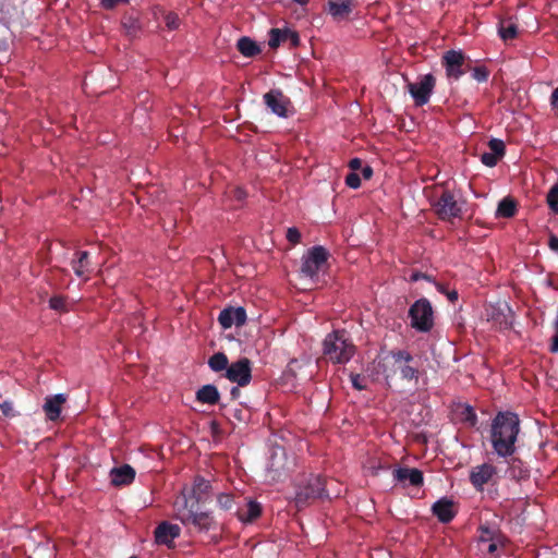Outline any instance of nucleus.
<instances>
[{"instance_id": "4be33fe9", "label": "nucleus", "mask_w": 558, "mask_h": 558, "mask_svg": "<svg viewBox=\"0 0 558 558\" xmlns=\"http://www.w3.org/2000/svg\"><path fill=\"white\" fill-rule=\"evenodd\" d=\"M507 473L510 478L515 481L526 480L530 477L529 465L520 458L511 456L507 458Z\"/></svg>"}, {"instance_id": "39448f33", "label": "nucleus", "mask_w": 558, "mask_h": 558, "mask_svg": "<svg viewBox=\"0 0 558 558\" xmlns=\"http://www.w3.org/2000/svg\"><path fill=\"white\" fill-rule=\"evenodd\" d=\"M464 202H459L452 191L445 189L438 199L432 203V207L437 217L442 221H452L456 218L461 219L463 215Z\"/></svg>"}, {"instance_id": "aec40b11", "label": "nucleus", "mask_w": 558, "mask_h": 558, "mask_svg": "<svg viewBox=\"0 0 558 558\" xmlns=\"http://www.w3.org/2000/svg\"><path fill=\"white\" fill-rule=\"evenodd\" d=\"M181 529L178 524L161 522L155 530V541L157 544L170 546L174 538L180 536Z\"/></svg>"}, {"instance_id": "f704fd0d", "label": "nucleus", "mask_w": 558, "mask_h": 558, "mask_svg": "<svg viewBox=\"0 0 558 558\" xmlns=\"http://www.w3.org/2000/svg\"><path fill=\"white\" fill-rule=\"evenodd\" d=\"M546 202L550 210L558 214V183L548 191Z\"/></svg>"}, {"instance_id": "de8ad7c7", "label": "nucleus", "mask_w": 558, "mask_h": 558, "mask_svg": "<svg viewBox=\"0 0 558 558\" xmlns=\"http://www.w3.org/2000/svg\"><path fill=\"white\" fill-rule=\"evenodd\" d=\"M287 240L292 244H298L301 240V233L298 228H289L287 231Z\"/></svg>"}, {"instance_id": "13d9d810", "label": "nucleus", "mask_w": 558, "mask_h": 558, "mask_svg": "<svg viewBox=\"0 0 558 558\" xmlns=\"http://www.w3.org/2000/svg\"><path fill=\"white\" fill-rule=\"evenodd\" d=\"M497 550V544L495 542H492L488 547H487V551L493 554Z\"/></svg>"}, {"instance_id": "e433bc0d", "label": "nucleus", "mask_w": 558, "mask_h": 558, "mask_svg": "<svg viewBox=\"0 0 558 558\" xmlns=\"http://www.w3.org/2000/svg\"><path fill=\"white\" fill-rule=\"evenodd\" d=\"M488 147L490 149V153L495 154L499 158H501L505 155V143L501 140L498 138H492L488 142Z\"/></svg>"}, {"instance_id": "473e14b6", "label": "nucleus", "mask_w": 558, "mask_h": 558, "mask_svg": "<svg viewBox=\"0 0 558 558\" xmlns=\"http://www.w3.org/2000/svg\"><path fill=\"white\" fill-rule=\"evenodd\" d=\"M413 362H401L397 364V371H400L402 379L412 380L418 378V367L412 365Z\"/></svg>"}, {"instance_id": "f3484780", "label": "nucleus", "mask_w": 558, "mask_h": 558, "mask_svg": "<svg viewBox=\"0 0 558 558\" xmlns=\"http://www.w3.org/2000/svg\"><path fill=\"white\" fill-rule=\"evenodd\" d=\"M267 107L279 117H287L289 99L279 89H271L264 95Z\"/></svg>"}, {"instance_id": "c756f323", "label": "nucleus", "mask_w": 558, "mask_h": 558, "mask_svg": "<svg viewBox=\"0 0 558 558\" xmlns=\"http://www.w3.org/2000/svg\"><path fill=\"white\" fill-rule=\"evenodd\" d=\"M238 50L246 58H253L260 52L259 46L250 37H241L236 44Z\"/></svg>"}, {"instance_id": "3c124183", "label": "nucleus", "mask_w": 558, "mask_h": 558, "mask_svg": "<svg viewBox=\"0 0 558 558\" xmlns=\"http://www.w3.org/2000/svg\"><path fill=\"white\" fill-rule=\"evenodd\" d=\"M363 161L360 158H353L349 161V167L352 170V172H355L356 170L362 168Z\"/></svg>"}, {"instance_id": "c03bdc74", "label": "nucleus", "mask_w": 558, "mask_h": 558, "mask_svg": "<svg viewBox=\"0 0 558 558\" xmlns=\"http://www.w3.org/2000/svg\"><path fill=\"white\" fill-rule=\"evenodd\" d=\"M500 158L493 153H483L481 161L487 167H495Z\"/></svg>"}, {"instance_id": "a211bd4d", "label": "nucleus", "mask_w": 558, "mask_h": 558, "mask_svg": "<svg viewBox=\"0 0 558 558\" xmlns=\"http://www.w3.org/2000/svg\"><path fill=\"white\" fill-rule=\"evenodd\" d=\"M354 8V0H328L326 3L327 12L336 21L347 20Z\"/></svg>"}, {"instance_id": "412c9836", "label": "nucleus", "mask_w": 558, "mask_h": 558, "mask_svg": "<svg viewBox=\"0 0 558 558\" xmlns=\"http://www.w3.org/2000/svg\"><path fill=\"white\" fill-rule=\"evenodd\" d=\"M65 401L66 397L63 393L46 397L43 405L46 417L52 422L57 421L60 417L61 408Z\"/></svg>"}, {"instance_id": "7ed1b4c3", "label": "nucleus", "mask_w": 558, "mask_h": 558, "mask_svg": "<svg viewBox=\"0 0 558 558\" xmlns=\"http://www.w3.org/2000/svg\"><path fill=\"white\" fill-rule=\"evenodd\" d=\"M182 506L179 505V501L175 502L177 508V518L186 526H193L201 532H207L213 529L216 524L214 518L209 512L206 511H197L194 502L190 504V500L186 498V495L182 496Z\"/></svg>"}, {"instance_id": "6e6d98bb", "label": "nucleus", "mask_w": 558, "mask_h": 558, "mask_svg": "<svg viewBox=\"0 0 558 558\" xmlns=\"http://www.w3.org/2000/svg\"><path fill=\"white\" fill-rule=\"evenodd\" d=\"M230 395H231V398L233 400L238 399L240 397V395H241V390H240L239 386L238 387H232L231 391H230Z\"/></svg>"}, {"instance_id": "4468645a", "label": "nucleus", "mask_w": 558, "mask_h": 558, "mask_svg": "<svg viewBox=\"0 0 558 558\" xmlns=\"http://www.w3.org/2000/svg\"><path fill=\"white\" fill-rule=\"evenodd\" d=\"M289 43L291 47H298L300 45V36L296 32L284 27V28H271L269 31L268 45L271 49L278 48L281 44Z\"/></svg>"}, {"instance_id": "4d7b16f0", "label": "nucleus", "mask_w": 558, "mask_h": 558, "mask_svg": "<svg viewBox=\"0 0 558 558\" xmlns=\"http://www.w3.org/2000/svg\"><path fill=\"white\" fill-rule=\"evenodd\" d=\"M421 278L429 279L427 275H424V274H421V272H415V274L412 275L411 280L412 281H416V280H418Z\"/></svg>"}, {"instance_id": "c9c22d12", "label": "nucleus", "mask_w": 558, "mask_h": 558, "mask_svg": "<svg viewBox=\"0 0 558 558\" xmlns=\"http://www.w3.org/2000/svg\"><path fill=\"white\" fill-rule=\"evenodd\" d=\"M49 307L58 312H68L66 298L62 295H54L50 298Z\"/></svg>"}, {"instance_id": "72a5a7b5", "label": "nucleus", "mask_w": 558, "mask_h": 558, "mask_svg": "<svg viewBox=\"0 0 558 558\" xmlns=\"http://www.w3.org/2000/svg\"><path fill=\"white\" fill-rule=\"evenodd\" d=\"M459 416L462 422L469 424L472 427L477 424V415L474 409L469 404H465L461 408Z\"/></svg>"}, {"instance_id": "5701e85b", "label": "nucleus", "mask_w": 558, "mask_h": 558, "mask_svg": "<svg viewBox=\"0 0 558 558\" xmlns=\"http://www.w3.org/2000/svg\"><path fill=\"white\" fill-rule=\"evenodd\" d=\"M135 478V470L130 464H123L113 468L110 471V482L113 486H124L131 484Z\"/></svg>"}, {"instance_id": "09e8293b", "label": "nucleus", "mask_w": 558, "mask_h": 558, "mask_svg": "<svg viewBox=\"0 0 558 558\" xmlns=\"http://www.w3.org/2000/svg\"><path fill=\"white\" fill-rule=\"evenodd\" d=\"M129 0H101V5L105 9H113L120 2H128Z\"/></svg>"}, {"instance_id": "8fccbe9b", "label": "nucleus", "mask_w": 558, "mask_h": 558, "mask_svg": "<svg viewBox=\"0 0 558 558\" xmlns=\"http://www.w3.org/2000/svg\"><path fill=\"white\" fill-rule=\"evenodd\" d=\"M548 246L551 251L558 253V236L550 234L548 239Z\"/></svg>"}, {"instance_id": "864d4df0", "label": "nucleus", "mask_w": 558, "mask_h": 558, "mask_svg": "<svg viewBox=\"0 0 558 558\" xmlns=\"http://www.w3.org/2000/svg\"><path fill=\"white\" fill-rule=\"evenodd\" d=\"M550 106L553 109H558V87L555 88L550 95Z\"/></svg>"}, {"instance_id": "393cba45", "label": "nucleus", "mask_w": 558, "mask_h": 558, "mask_svg": "<svg viewBox=\"0 0 558 558\" xmlns=\"http://www.w3.org/2000/svg\"><path fill=\"white\" fill-rule=\"evenodd\" d=\"M263 512V507L256 500L250 499L246 505L236 510V515L244 523H253Z\"/></svg>"}, {"instance_id": "1a4fd4ad", "label": "nucleus", "mask_w": 558, "mask_h": 558, "mask_svg": "<svg viewBox=\"0 0 558 558\" xmlns=\"http://www.w3.org/2000/svg\"><path fill=\"white\" fill-rule=\"evenodd\" d=\"M441 64L448 78L459 80L469 69L465 54L461 50H448L441 57Z\"/></svg>"}, {"instance_id": "680f3d73", "label": "nucleus", "mask_w": 558, "mask_h": 558, "mask_svg": "<svg viewBox=\"0 0 558 558\" xmlns=\"http://www.w3.org/2000/svg\"><path fill=\"white\" fill-rule=\"evenodd\" d=\"M130 558H137V557L133 556V557H130Z\"/></svg>"}, {"instance_id": "f8f14e48", "label": "nucleus", "mask_w": 558, "mask_h": 558, "mask_svg": "<svg viewBox=\"0 0 558 558\" xmlns=\"http://www.w3.org/2000/svg\"><path fill=\"white\" fill-rule=\"evenodd\" d=\"M226 377L239 387L247 386L252 380V362L247 357H241L227 368Z\"/></svg>"}, {"instance_id": "bb28decb", "label": "nucleus", "mask_w": 558, "mask_h": 558, "mask_svg": "<svg viewBox=\"0 0 558 558\" xmlns=\"http://www.w3.org/2000/svg\"><path fill=\"white\" fill-rule=\"evenodd\" d=\"M220 393L215 385L208 384L201 387L196 392V400L206 404H217Z\"/></svg>"}, {"instance_id": "7c9ffc66", "label": "nucleus", "mask_w": 558, "mask_h": 558, "mask_svg": "<svg viewBox=\"0 0 558 558\" xmlns=\"http://www.w3.org/2000/svg\"><path fill=\"white\" fill-rule=\"evenodd\" d=\"M517 214V203L511 197L502 198L497 207L496 216L502 218H512Z\"/></svg>"}, {"instance_id": "2f4dec72", "label": "nucleus", "mask_w": 558, "mask_h": 558, "mask_svg": "<svg viewBox=\"0 0 558 558\" xmlns=\"http://www.w3.org/2000/svg\"><path fill=\"white\" fill-rule=\"evenodd\" d=\"M208 366L214 372H227V368L229 367L228 356L223 352H217L209 357Z\"/></svg>"}, {"instance_id": "c85d7f7f", "label": "nucleus", "mask_w": 558, "mask_h": 558, "mask_svg": "<svg viewBox=\"0 0 558 558\" xmlns=\"http://www.w3.org/2000/svg\"><path fill=\"white\" fill-rule=\"evenodd\" d=\"M498 34L502 40H511L518 35V26L512 19H502L498 24Z\"/></svg>"}, {"instance_id": "423d86ee", "label": "nucleus", "mask_w": 558, "mask_h": 558, "mask_svg": "<svg viewBox=\"0 0 558 558\" xmlns=\"http://www.w3.org/2000/svg\"><path fill=\"white\" fill-rule=\"evenodd\" d=\"M411 327L420 332H429L434 327V311L426 298L415 301L410 310Z\"/></svg>"}, {"instance_id": "a19ab883", "label": "nucleus", "mask_w": 558, "mask_h": 558, "mask_svg": "<svg viewBox=\"0 0 558 558\" xmlns=\"http://www.w3.org/2000/svg\"><path fill=\"white\" fill-rule=\"evenodd\" d=\"M165 23H166V26L170 29V31H173V29H177L180 25V19L178 16V14L173 13V12H169L166 14L165 16Z\"/></svg>"}, {"instance_id": "b1692460", "label": "nucleus", "mask_w": 558, "mask_h": 558, "mask_svg": "<svg viewBox=\"0 0 558 558\" xmlns=\"http://www.w3.org/2000/svg\"><path fill=\"white\" fill-rule=\"evenodd\" d=\"M210 482L202 476H196L190 496L186 498L194 505L205 501V496L210 492Z\"/></svg>"}, {"instance_id": "2eb2a0df", "label": "nucleus", "mask_w": 558, "mask_h": 558, "mask_svg": "<svg viewBox=\"0 0 558 558\" xmlns=\"http://www.w3.org/2000/svg\"><path fill=\"white\" fill-rule=\"evenodd\" d=\"M432 513L438 519L439 522L449 523L457 515L458 508L453 500L444 497L434 502L432 506Z\"/></svg>"}, {"instance_id": "603ef678", "label": "nucleus", "mask_w": 558, "mask_h": 558, "mask_svg": "<svg viewBox=\"0 0 558 558\" xmlns=\"http://www.w3.org/2000/svg\"><path fill=\"white\" fill-rule=\"evenodd\" d=\"M549 351L551 353H558V329H556V333L551 338Z\"/></svg>"}, {"instance_id": "37998d69", "label": "nucleus", "mask_w": 558, "mask_h": 558, "mask_svg": "<svg viewBox=\"0 0 558 558\" xmlns=\"http://www.w3.org/2000/svg\"><path fill=\"white\" fill-rule=\"evenodd\" d=\"M437 290L442 293V294H446V296L448 298V300L450 302H456L459 298V294H458V291L457 290H449L445 284H441V283H437Z\"/></svg>"}, {"instance_id": "4c0bfd02", "label": "nucleus", "mask_w": 558, "mask_h": 558, "mask_svg": "<svg viewBox=\"0 0 558 558\" xmlns=\"http://www.w3.org/2000/svg\"><path fill=\"white\" fill-rule=\"evenodd\" d=\"M0 409L2 411V414L5 417H16L20 415V412L15 410L14 404L12 401L5 400L0 404Z\"/></svg>"}, {"instance_id": "9d476101", "label": "nucleus", "mask_w": 558, "mask_h": 558, "mask_svg": "<svg viewBox=\"0 0 558 558\" xmlns=\"http://www.w3.org/2000/svg\"><path fill=\"white\" fill-rule=\"evenodd\" d=\"M485 315L499 329H510L513 323V313L507 302L488 304L485 307Z\"/></svg>"}, {"instance_id": "20e7f679", "label": "nucleus", "mask_w": 558, "mask_h": 558, "mask_svg": "<svg viewBox=\"0 0 558 558\" xmlns=\"http://www.w3.org/2000/svg\"><path fill=\"white\" fill-rule=\"evenodd\" d=\"M318 498H330L326 492V481L319 475H312L304 484L299 485L295 492V506L302 509Z\"/></svg>"}, {"instance_id": "f03ea898", "label": "nucleus", "mask_w": 558, "mask_h": 558, "mask_svg": "<svg viewBox=\"0 0 558 558\" xmlns=\"http://www.w3.org/2000/svg\"><path fill=\"white\" fill-rule=\"evenodd\" d=\"M355 351L356 347L344 329L333 330L323 341V355L333 364L348 363Z\"/></svg>"}, {"instance_id": "dca6fc26", "label": "nucleus", "mask_w": 558, "mask_h": 558, "mask_svg": "<svg viewBox=\"0 0 558 558\" xmlns=\"http://www.w3.org/2000/svg\"><path fill=\"white\" fill-rule=\"evenodd\" d=\"M218 322L223 329L231 328L233 325L243 326L246 322V312L243 307H227L218 316Z\"/></svg>"}, {"instance_id": "6ab92c4d", "label": "nucleus", "mask_w": 558, "mask_h": 558, "mask_svg": "<svg viewBox=\"0 0 558 558\" xmlns=\"http://www.w3.org/2000/svg\"><path fill=\"white\" fill-rule=\"evenodd\" d=\"M393 478L400 483L405 485L408 482L409 485L414 487H421L424 484L423 472L418 469H410V468H398L393 470Z\"/></svg>"}, {"instance_id": "ea45409f", "label": "nucleus", "mask_w": 558, "mask_h": 558, "mask_svg": "<svg viewBox=\"0 0 558 558\" xmlns=\"http://www.w3.org/2000/svg\"><path fill=\"white\" fill-rule=\"evenodd\" d=\"M488 76L489 71L486 66H475L472 71V77L480 83L486 82L488 80Z\"/></svg>"}, {"instance_id": "0eeeda50", "label": "nucleus", "mask_w": 558, "mask_h": 558, "mask_svg": "<svg viewBox=\"0 0 558 558\" xmlns=\"http://www.w3.org/2000/svg\"><path fill=\"white\" fill-rule=\"evenodd\" d=\"M414 362L413 355L407 350H390L383 352L375 360L376 371L385 376L386 379L391 378L397 373V364L401 362Z\"/></svg>"}, {"instance_id": "bf43d9fd", "label": "nucleus", "mask_w": 558, "mask_h": 558, "mask_svg": "<svg viewBox=\"0 0 558 558\" xmlns=\"http://www.w3.org/2000/svg\"><path fill=\"white\" fill-rule=\"evenodd\" d=\"M234 417H236L238 420H242V410L238 409L234 411Z\"/></svg>"}, {"instance_id": "cd10ccee", "label": "nucleus", "mask_w": 558, "mask_h": 558, "mask_svg": "<svg viewBox=\"0 0 558 558\" xmlns=\"http://www.w3.org/2000/svg\"><path fill=\"white\" fill-rule=\"evenodd\" d=\"M121 25L124 29L125 35L130 38L137 37L142 31L140 19L134 13L123 15L121 20Z\"/></svg>"}, {"instance_id": "79ce46f5", "label": "nucleus", "mask_w": 558, "mask_h": 558, "mask_svg": "<svg viewBox=\"0 0 558 558\" xmlns=\"http://www.w3.org/2000/svg\"><path fill=\"white\" fill-rule=\"evenodd\" d=\"M353 388L356 390H364L367 388L366 379L360 374H351L350 376Z\"/></svg>"}, {"instance_id": "a18cd8bd", "label": "nucleus", "mask_w": 558, "mask_h": 558, "mask_svg": "<svg viewBox=\"0 0 558 558\" xmlns=\"http://www.w3.org/2000/svg\"><path fill=\"white\" fill-rule=\"evenodd\" d=\"M345 184L351 189H357L361 186V178L356 172H350L345 177Z\"/></svg>"}, {"instance_id": "5fc2aeb1", "label": "nucleus", "mask_w": 558, "mask_h": 558, "mask_svg": "<svg viewBox=\"0 0 558 558\" xmlns=\"http://www.w3.org/2000/svg\"><path fill=\"white\" fill-rule=\"evenodd\" d=\"M362 175L365 180H369L373 177V168L371 166L363 167Z\"/></svg>"}, {"instance_id": "a878e982", "label": "nucleus", "mask_w": 558, "mask_h": 558, "mask_svg": "<svg viewBox=\"0 0 558 558\" xmlns=\"http://www.w3.org/2000/svg\"><path fill=\"white\" fill-rule=\"evenodd\" d=\"M90 265L89 253L87 251H77L75 257L71 260L72 269L80 278L85 277L92 271Z\"/></svg>"}, {"instance_id": "49530a36", "label": "nucleus", "mask_w": 558, "mask_h": 558, "mask_svg": "<svg viewBox=\"0 0 558 558\" xmlns=\"http://www.w3.org/2000/svg\"><path fill=\"white\" fill-rule=\"evenodd\" d=\"M495 531L490 530L488 526L481 525L480 526V542L486 543L493 541Z\"/></svg>"}, {"instance_id": "6e6552de", "label": "nucleus", "mask_w": 558, "mask_h": 558, "mask_svg": "<svg viewBox=\"0 0 558 558\" xmlns=\"http://www.w3.org/2000/svg\"><path fill=\"white\" fill-rule=\"evenodd\" d=\"M329 253L320 245L313 246L302 257L300 274L302 277L314 279L320 268L327 263Z\"/></svg>"}, {"instance_id": "58836bf2", "label": "nucleus", "mask_w": 558, "mask_h": 558, "mask_svg": "<svg viewBox=\"0 0 558 558\" xmlns=\"http://www.w3.org/2000/svg\"><path fill=\"white\" fill-rule=\"evenodd\" d=\"M233 496L231 494H219L217 497L218 506L223 510H230L233 506Z\"/></svg>"}, {"instance_id": "f257e3e1", "label": "nucleus", "mask_w": 558, "mask_h": 558, "mask_svg": "<svg viewBox=\"0 0 558 558\" xmlns=\"http://www.w3.org/2000/svg\"><path fill=\"white\" fill-rule=\"evenodd\" d=\"M520 434V418L512 412H499L490 425L489 440L494 453L507 459L517 451V441Z\"/></svg>"}, {"instance_id": "052dcab7", "label": "nucleus", "mask_w": 558, "mask_h": 558, "mask_svg": "<svg viewBox=\"0 0 558 558\" xmlns=\"http://www.w3.org/2000/svg\"><path fill=\"white\" fill-rule=\"evenodd\" d=\"M243 194H244L243 191H241V190L236 191V197L239 199H241L243 197Z\"/></svg>"}, {"instance_id": "9b49d317", "label": "nucleus", "mask_w": 558, "mask_h": 558, "mask_svg": "<svg viewBox=\"0 0 558 558\" xmlns=\"http://www.w3.org/2000/svg\"><path fill=\"white\" fill-rule=\"evenodd\" d=\"M435 84L436 78L430 73L423 75L418 82L408 84L409 93L416 106L421 107L429 101Z\"/></svg>"}, {"instance_id": "ddd939ff", "label": "nucleus", "mask_w": 558, "mask_h": 558, "mask_svg": "<svg viewBox=\"0 0 558 558\" xmlns=\"http://www.w3.org/2000/svg\"><path fill=\"white\" fill-rule=\"evenodd\" d=\"M497 472L494 464L485 462L471 469L469 480L477 492H483L484 486L497 476Z\"/></svg>"}]
</instances>
